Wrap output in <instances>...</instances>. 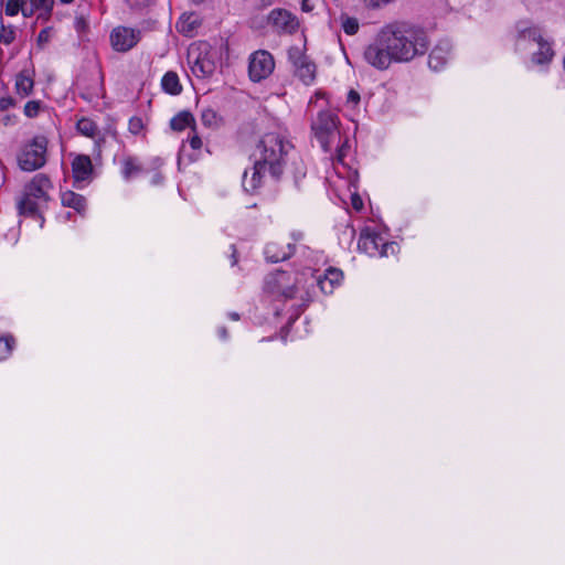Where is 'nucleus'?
<instances>
[{"label":"nucleus","instance_id":"c9c22d12","mask_svg":"<svg viewBox=\"0 0 565 565\" xmlns=\"http://www.w3.org/2000/svg\"><path fill=\"white\" fill-rule=\"evenodd\" d=\"M193 132H195V130ZM188 141L191 148L194 150H199L202 147V140L196 134H193V136L189 137Z\"/></svg>","mask_w":565,"mask_h":565},{"label":"nucleus","instance_id":"6e6552de","mask_svg":"<svg viewBox=\"0 0 565 565\" xmlns=\"http://www.w3.org/2000/svg\"><path fill=\"white\" fill-rule=\"evenodd\" d=\"M275 68L273 55L265 50H258L250 54L248 60V76L252 82L258 83L267 78Z\"/></svg>","mask_w":565,"mask_h":565},{"label":"nucleus","instance_id":"8fccbe9b","mask_svg":"<svg viewBox=\"0 0 565 565\" xmlns=\"http://www.w3.org/2000/svg\"><path fill=\"white\" fill-rule=\"evenodd\" d=\"M63 3H71L73 0H60Z\"/></svg>","mask_w":565,"mask_h":565},{"label":"nucleus","instance_id":"6ab92c4d","mask_svg":"<svg viewBox=\"0 0 565 565\" xmlns=\"http://www.w3.org/2000/svg\"><path fill=\"white\" fill-rule=\"evenodd\" d=\"M28 9L23 8V15L25 18L32 17L36 11H40L39 17L50 15L54 0H28Z\"/></svg>","mask_w":565,"mask_h":565},{"label":"nucleus","instance_id":"b1692460","mask_svg":"<svg viewBox=\"0 0 565 565\" xmlns=\"http://www.w3.org/2000/svg\"><path fill=\"white\" fill-rule=\"evenodd\" d=\"M121 173L125 180L129 181L131 178L136 177L142 171L141 166L139 164L137 158L131 156H126L121 160Z\"/></svg>","mask_w":565,"mask_h":565},{"label":"nucleus","instance_id":"09e8293b","mask_svg":"<svg viewBox=\"0 0 565 565\" xmlns=\"http://www.w3.org/2000/svg\"><path fill=\"white\" fill-rule=\"evenodd\" d=\"M161 181V177L157 174L153 179V183H159Z\"/></svg>","mask_w":565,"mask_h":565},{"label":"nucleus","instance_id":"e433bc0d","mask_svg":"<svg viewBox=\"0 0 565 565\" xmlns=\"http://www.w3.org/2000/svg\"><path fill=\"white\" fill-rule=\"evenodd\" d=\"M14 106V99L11 96L0 98V110H7Z\"/></svg>","mask_w":565,"mask_h":565},{"label":"nucleus","instance_id":"c03bdc74","mask_svg":"<svg viewBox=\"0 0 565 565\" xmlns=\"http://www.w3.org/2000/svg\"><path fill=\"white\" fill-rule=\"evenodd\" d=\"M218 333H220V337H221L222 339H226V338H227V330H226V328H225V327L220 328V329H218Z\"/></svg>","mask_w":565,"mask_h":565},{"label":"nucleus","instance_id":"f3484780","mask_svg":"<svg viewBox=\"0 0 565 565\" xmlns=\"http://www.w3.org/2000/svg\"><path fill=\"white\" fill-rule=\"evenodd\" d=\"M61 202L63 206L73 209L81 215L85 214L87 202L82 194L65 191L61 194Z\"/></svg>","mask_w":565,"mask_h":565},{"label":"nucleus","instance_id":"dca6fc26","mask_svg":"<svg viewBox=\"0 0 565 565\" xmlns=\"http://www.w3.org/2000/svg\"><path fill=\"white\" fill-rule=\"evenodd\" d=\"M72 172L75 182L86 181L93 173L90 158L85 154H78L72 162Z\"/></svg>","mask_w":565,"mask_h":565},{"label":"nucleus","instance_id":"72a5a7b5","mask_svg":"<svg viewBox=\"0 0 565 565\" xmlns=\"http://www.w3.org/2000/svg\"><path fill=\"white\" fill-rule=\"evenodd\" d=\"M126 4L132 10H143L151 6L154 0H124Z\"/></svg>","mask_w":565,"mask_h":565},{"label":"nucleus","instance_id":"a18cd8bd","mask_svg":"<svg viewBox=\"0 0 565 565\" xmlns=\"http://www.w3.org/2000/svg\"><path fill=\"white\" fill-rule=\"evenodd\" d=\"M232 249H233V253H232V258H233V262H232V265H235L237 263V259H236V249L234 247V245L231 246Z\"/></svg>","mask_w":565,"mask_h":565},{"label":"nucleus","instance_id":"49530a36","mask_svg":"<svg viewBox=\"0 0 565 565\" xmlns=\"http://www.w3.org/2000/svg\"><path fill=\"white\" fill-rule=\"evenodd\" d=\"M230 318H231L232 320H238V319H239V316H238V313H236V312H231V313H230Z\"/></svg>","mask_w":565,"mask_h":565},{"label":"nucleus","instance_id":"1a4fd4ad","mask_svg":"<svg viewBox=\"0 0 565 565\" xmlns=\"http://www.w3.org/2000/svg\"><path fill=\"white\" fill-rule=\"evenodd\" d=\"M358 247L369 256H387L388 250H394V242H385L377 233L362 232L360 234Z\"/></svg>","mask_w":565,"mask_h":565},{"label":"nucleus","instance_id":"de8ad7c7","mask_svg":"<svg viewBox=\"0 0 565 565\" xmlns=\"http://www.w3.org/2000/svg\"><path fill=\"white\" fill-rule=\"evenodd\" d=\"M302 10H303V11H309V10H310V8H309V7H308V4H307V0H303V1H302Z\"/></svg>","mask_w":565,"mask_h":565},{"label":"nucleus","instance_id":"aec40b11","mask_svg":"<svg viewBox=\"0 0 565 565\" xmlns=\"http://www.w3.org/2000/svg\"><path fill=\"white\" fill-rule=\"evenodd\" d=\"M34 86L33 78L29 71L20 72L15 77V90L21 97H26L32 93Z\"/></svg>","mask_w":565,"mask_h":565},{"label":"nucleus","instance_id":"7ed1b4c3","mask_svg":"<svg viewBox=\"0 0 565 565\" xmlns=\"http://www.w3.org/2000/svg\"><path fill=\"white\" fill-rule=\"evenodd\" d=\"M264 290L285 300L299 298L302 307H307L312 301L306 271L291 274L276 270L266 277Z\"/></svg>","mask_w":565,"mask_h":565},{"label":"nucleus","instance_id":"a211bd4d","mask_svg":"<svg viewBox=\"0 0 565 565\" xmlns=\"http://www.w3.org/2000/svg\"><path fill=\"white\" fill-rule=\"evenodd\" d=\"M534 45L536 51H534L532 55L533 63L543 65L551 62L554 56V51L551 44L541 36V40L536 41Z\"/></svg>","mask_w":565,"mask_h":565},{"label":"nucleus","instance_id":"3c124183","mask_svg":"<svg viewBox=\"0 0 565 565\" xmlns=\"http://www.w3.org/2000/svg\"><path fill=\"white\" fill-rule=\"evenodd\" d=\"M301 238V234L299 233L297 236H295V239H300Z\"/></svg>","mask_w":565,"mask_h":565},{"label":"nucleus","instance_id":"f704fd0d","mask_svg":"<svg viewBox=\"0 0 565 565\" xmlns=\"http://www.w3.org/2000/svg\"><path fill=\"white\" fill-rule=\"evenodd\" d=\"M128 129L131 134L138 135L143 129V121L140 117H131L128 122Z\"/></svg>","mask_w":565,"mask_h":565},{"label":"nucleus","instance_id":"4468645a","mask_svg":"<svg viewBox=\"0 0 565 565\" xmlns=\"http://www.w3.org/2000/svg\"><path fill=\"white\" fill-rule=\"evenodd\" d=\"M451 44L448 41H440L428 56V66L434 71L441 70L450 55Z\"/></svg>","mask_w":565,"mask_h":565},{"label":"nucleus","instance_id":"a878e982","mask_svg":"<svg viewBox=\"0 0 565 565\" xmlns=\"http://www.w3.org/2000/svg\"><path fill=\"white\" fill-rule=\"evenodd\" d=\"M76 128L78 132L86 137H94L96 131L98 130V127L95 124V121H93L89 118H81L76 124Z\"/></svg>","mask_w":565,"mask_h":565},{"label":"nucleus","instance_id":"412c9836","mask_svg":"<svg viewBox=\"0 0 565 565\" xmlns=\"http://www.w3.org/2000/svg\"><path fill=\"white\" fill-rule=\"evenodd\" d=\"M307 273L309 290L313 294L315 285H317L324 295L333 292L335 285L330 282L324 276H315L310 269L305 270Z\"/></svg>","mask_w":565,"mask_h":565},{"label":"nucleus","instance_id":"a19ab883","mask_svg":"<svg viewBox=\"0 0 565 565\" xmlns=\"http://www.w3.org/2000/svg\"><path fill=\"white\" fill-rule=\"evenodd\" d=\"M391 0H367L369 4L373 8L380 7L384 3L390 2Z\"/></svg>","mask_w":565,"mask_h":565},{"label":"nucleus","instance_id":"9b49d317","mask_svg":"<svg viewBox=\"0 0 565 565\" xmlns=\"http://www.w3.org/2000/svg\"><path fill=\"white\" fill-rule=\"evenodd\" d=\"M288 56L295 67L296 76L306 85H310L316 78L315 63L302 54L299 47H291L288 51Z\"/></svg>","mask_w":565,"mask_h":565},{"label":"nucleus","instance_id":"393cba45","mask_svg":"<svg viewBox=\"0 0 565 565\" xmlns=\"http://www.w3.org/2000/svg\"><path fill=\"white\" fill-rule=\"evenodd\" d=\"M200 25L199 18L191 13V14H183L181 18V21L178 24L179 32L185 34V35H192L193 31Z\"/></svg>","mask_w":565,"mask_h":565},{"label":"nucleus","instance_id":"7c9ffc66","mask_svg":"<svg viewBox=\"0 0 565 565\" xmlns=\"http://www.w3.org/2000/svg\"><path fill=\"white\" fill-rule=\"evenodd\" d=\"M15 39V31L13 29V26H4L3 24L1 25V30H0V43H3V44H11Z\"/></svg>","mask_w":565,"mask_h":565},{"label":"nucleus","instance_id":"2eb2a0df","mask_svg":"<svg viewBox=\"0 0 565 565\" xmlns=\"http://www.w3.org/2000/svg\"><path fill=\"white\" fill-rule=\"evenodd\" d=\"M295 253V245L287 243L286 246H279L277 243L266 245L264 254L269 263H278L288 259Z\"/></svg>","mask_w":565,"mask_h":565},{"label":"nucleus","instance_id":"f03ea898","mask_svg":"<svg viewBox=\"0 0 565 565\" xmlns=\"http://www.w3.org/2000/svg\"><path fill=\"white\" fill-rule=\"evenodd\" d=\"M292 145L276 132L262 137L256 147L257 159L252 168L243 174L242 185L247 193H254L263 184L265 172L275 180H280Z\"/></svg>","mask_w":565,"mask_h":565},{"label":"nucleus","instance_id":"0eeeda50","mask_svg":"<svg viewBox=\"0 0 565 565\" xmlns=\"http://www.w3.org/2000/svg\"><path fill=\"white\" fill-rule=\"evenodd\" d=\"M188 62L196 77H210L216 70V51L204 42L192 45L188 52Z\"/></svg>","mask_w":565,"mask_h":565},{"label":"nucleus","instance_id":"4be33fe9","mask_svg":"<svg viewBox=\"0 0 565 565\" xmlns=\"http://www.w3.org/2000/svg\"><path fill=\"white\" fill-rule=\"evenodd\" d=\"M170 127L173 130L182 131L186 127H191L194 131L195 128V119L193 115L190 111L183 110L177 114L171 120H170Z\"/></svg>","mask_w":565,"mask_h":565},{"label":"nucleus","instance_id":"39448f33","mask_svg":"<svg viewBox=\"0 0 565 565\" xmlns=\"http://www.w3.org/2000/svg\"><path fill=\"white\" fill-rule=\"evenodd\" d=\"M311 130L324 152H330L339 137V117L332 110H320L311 122Z\"/></svg>","mask_w":565,"mask_h":565},{"label":"nucleus","instance_id":"37998d69","mask_svg":"<svg viewBox=\"0 0 565 565\" xmlns=\"http://www.w3.org/2000/svg\"><path fill=\"white\" fill-rule=\"evenodd\" d=\"M297 169V174H296V182L298 181V179L302 178L306 175V171L303 169V166L302 163H300V167L296 168Z\"/></svg>","mask_w":565,"mask_h":565},{"label":"nucleus","instance_id":"c85d7f7f","mask_svg":"<svg viewBox=\"0 0 565 565\" xmlns=\"http://www.w3.org/2000/svg\"><path fill=\"white\" fill-rule=\"evenodd\" d=\"M14 342V338L11 335L0 337V361L7 359L11 354Z\"/></svg>","mask_w":565,"mask_h":565},{"label":"nucleus","instance_id":"4c0bfd02","mask_svg":"<svg viewBox=\"0 0 565 565\" xmlns=\"http://www.w3.org/2000/svg\"><path fill=\"white\" fill-rule=\"evenodd\" d=\"M347 102L353 106H356L360 103V94L354 89H350L348 93Z\"/></svg>","mask_w":565,"mask_h":565},{"label":"nucleus","instance_id":"cd10ccee","mask_svg":"<svg viewBox=\"0 0 565 565\" xmlns=\"http://www.w3.org/2000/svg\"><path fill=\"white\" fill-rule=\"evenodd\" d=\"M220 117L217 113L212 108H205L201 113V121L205 127H216Z\"/></svg>","mask_w":565,"mask_h":565},{"label":"nucleus","instance_id":"9d476101","mask_svg":"<svg viewBox=\"0 0 565 565\" xmlns=\"http://www.w3.org/2000/svg\"><path fill=\"white\" fill-rule=\"evenodd\" d=\"M109 39L111 47L116 52L126 53L132 50L141 40V31L119 25L113 29Z\"/></svg>","mask_w":565,"mask_h":565},{"label":"nucleus","instance_id":"ddd939ff","mask_svg":"<svg viewBox=\"0 0 565 565\" xmlns=\"http://www.w3.org/2000/svg\"><path fill=\"white\" fill-rule=\"evenodd\" d=\"M515 46L519 51L532 50L536 41L541 40V30L527 21H520L516 24Z\"/></svg>","mask_w":565,"mask_h":565},{"label":"nucleus","instance_id":"f8f14e48","mask_svg":"<svg viewBox=\"0 0 565 565\" xmlns=\"http://www.w3.org/2000/svg\"><path fill=\"white\" fill-rule=\"evenodd\" d=\"M268 21L278 33L292 34L299 28L297 17L285 9H274Z\"/></svg>","mask_w":565,"mask_h":565},{"label":"nucleus","instance_id":"423d86ee","mask_svg":"<svg viewBox=\"0 0 565 565\" xmlns=\"http://www.w3.org/2000/svg\"><path fill=\"white\" fill-rule=\"evenodd\" d=\"M49 140L45 136L39 135L26 142L19 156L18 163L23 171L32 172L46 163Z\"/></svg>","mask_w":565,"mask_h":565},{"label":"nucleus","instance_id":"79ce46f5","mask_svg":"<svg viewBox=\"0 0 565 565\" xmlns=\"http://www.w3.org/2000/svg\"><path fill=\"white\" fill-rule=\"evenodd\" d=\"M49 39V33L46 30H42L39 35H38V41L39 42H46Z\"/></svg>","mask_w":565,"mask_h":565},{"label":"nucleus","instance_id":"58836bf2","mask_svg":"<svg viewBox=\"0 0 565 565\" xmlns=\"http://www.w3.org/2000/svg\"><path fill=\"white\" fill-rule=\"evenodd\" d=\"M352 205H353V207L355 210L362 209L363 203H362V200H361V198L359 195L355 194V195L352 196Z\"/></svg>","mask_w":565,"mask_h":565},{"label":"nucleus","instance_id":"603ef678","mask_svg":"<svg viewBox=\"0 0 565 565\" xmlns=\"http://www.w3.org/2000/svg\"><path fill=\"white\" fill-rule=\"evenodd\" d=\"M204 0H193L195 3H202Z\"/></svg>","mask_w":565,"mask_h":565},{"label":"nucleus","instance_id":"ea45409f","mask_svg":"<svg viewBox=\"0 0 565 565\" xmlns=\"http://www.w3.org/2000/svg\"><path fill=\"white\" fill-rule=\"evenodd\" d=\"M347 142L348 141L345 140L341 147L337 146L339 148L338 149V159H339V161H342L343 157L345 156Z\"/></svg>","mask_w":565,"mask_h":565},{"label":"nucleus","instance_id":"5701e85b","mask_svg":"<svg viewBox=\"0 0 565 565\" xmlns=\"http://www.w3.org/2000/svg\"><path fill=\"white\" fill-rule=\"evenodd\" d=\"M162 89L170 95H179L182 92L179 76L175 72H167L161 79Z\"/></svg>","mask_w":565,"mask_h":565},{"label":"nucleus","instance_id":"f257e3e1","mask_svg":"<svg viewBox=\"0 0 565 565\" xmlns=\"http://www.w3.org/2000/svg\"><path fill=\"white\" fill-rule=\"evenodd\" d=\"M429 47L425 30L405 21L384 25L363 51L365 62L379 71L393 63H407L424 55Z\"/></svg>","mask_w":565,"mask_h":565},{"label":"nucleus","instance_id":"473e14b6","mask_svg":"<svg viewBox=\"0 0 565 565\" xmlns=\"http://www.w3.org/2000/svg\"><path fill=\"white\" fill-rule=\"evenodd\" d=\"M41 109V102L39 100H30L24 106V114L29 118L36 117Z\"/></svg>","mask_w":565,"mask_h":565},{"label":"nucleus","instance_id":"c756f323","mask_svg":"<svg viewBox=\"0 0 565 565\" xmlns=\"http://www.w3.org/2000/svg\"><path fill=\"white\" fill-rule=\"evenodd\" d=\"M342 29L348 35H354L360 29V24L356 18L342 17Z\"/></svg>","mask_w":565,"mask_h":565},{"label":"nucleus","instance_id":"20e7f679","mask_svg":"<svg viewBox=\"0 0 565 565\" xmlns=\"http://www.w3.org/2000/svg\"><path fill=\"white\" fill-rule=\"evenodd\" d=\"M52 188V181L46 174H35L24 186L23 194L17 202L19 214L43 221L42 211L51 200L49 192Z\"/></svg>","mask_w":565,"mask_h":565},{"label":"nucleus","instance_id":"bb28decb","mask_svg":"<svg viewBox=\"0 0 565 565\" xmlns=\"http://www.w3.org/2000/svg\"><path fill=\"white\" fill-rule=\"evenodd\" d=\"M23 8H30L28 0H8L4 11L7 15L13 17L17 15L20 11L23 14Z\"/></svg>","mask_w":565,"mask_h":565},{"label":"nucleus","instance_id":"2f4dec72","mask_svg":"<svg viewBox=\"0 0 565 565\" xmlns=\"http://www.w3.org/2000/svg\"><path fill=\"white\" fill-rule=\"evenodd\" d=\"M328 280H330V282H332L333 285L338 286L341 280H342V277H343V274L340 269L338 268H333V267H329L324 275H323Z\"/></svg>","mask_w":565,"mask_h":565}]
</instances>
